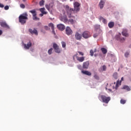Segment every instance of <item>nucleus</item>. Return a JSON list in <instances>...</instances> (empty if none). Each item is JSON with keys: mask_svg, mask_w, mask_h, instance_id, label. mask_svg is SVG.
Here are the masks:
<instances>
[{"mask_svg": "<svg viewBox=\"0 0 131 131\" xmlns=\"http://www.w3.org/2000/svg\"><path fill=\"white\" fill-rule=\"evenodd\" d=\"M80 4L78 2H75L74 3V9L73 8H70L69 7H67V14L69 18H75L76 13L79 12L80 10Z\"/></svg>", "mask_w": 131, "mask_h": 131, "instance_id": "obj_1", "label": "nucleus"}, {"mask_svg": "<svg viewBox=\"0 0 131 131\" xmlns=\"http://www.w3.org/2000/svg\"><path fill=\"white\" fill-rule=\"evenodd\" d=\"M28 14L27 13H24L21 14L19 17L18 20L19 23H21L23 25L26 23V20H28Z\"/></svg>", "mask_w": 131, "mask_h": 131, "instance_id": "obj_2", "label": "nucleus"}, {"mask_svg": "<svg viewBox=\"0 0 131 131\" xmlns=\"http://www.w3.org/2000/svg\"><path fill=\"white\" fill-rule=\"evenodd\" d=\"M99 98H101L102 102L103 103H105V104H108L110 100H111V98L110 97H106L105 95H100L99 96Z\"/></svg>", "mask_w": 131, "mask_h": 131, "instance_id": "obj_3", "label": "nucleus"}, {"mask_svg": "<svg viewBox=\"0 0 131 131\" xmlns=\"http://www.w3.org/2000/svg\"><path fill=\"white\" fill-rule=\"evenodd\" d=\"M82 36L85 39H87V38H90L92 35H91V33L88 31H85L82 33Z\"/></svg>", "mask_w": 131, "mask_h": 131, "instance_id": "obj_4", "label": "nucleus"}, {"mask_svg": "<svg viewBox=\"0 0 131 131\" xmlns=\"http://www.w3.org/2000/svg\"><path fill=\"white\" fill-rule=\"evenodd\" d=\"M53 47L55 50V53H58V54L61 53V50L59 48V46L56 43H53Z\"/></svg>", "mask_w": 131, "mask_h": 131, "instance_id": "obj_5", "label": "nucleus"}, {"mask_svg": "<svg viewBox=\"0 0 131 131\" xmlns=\"http://www.w3.org/2000/svg\"><path fill=\"white\" fill-rule=\"evenodd\" d=\"M73 33V31H72L71 28H70V27H67L66 29V34H67V35H72Z\"/></svg>", "mask_w": 131, "mask_h": 131, "instance_id": "obj_6", "label": "nucleus"}, {"mask_svg": "<svg viewBox=\"0 0 131 131\" xmlns=\"http://www.w3.org/2000/svg\"><path fill=\"white\" fill-rule=\"evenodd\" d=\"M75 38V39H77V40H81V38H82V34H79L78 32H76Z\"/></svg>", "mask_w": 131, "mask_h": 131, "instance_id": "obj_7", "label": "nucleus"}, {"mask_svg": "<svg viewBox=\"0 0 131 131\" xmlns=\"http://www.w3.org/2000/svg\"><path fill=\"white\" fill-rule=\"evenodd\" d=\"M31 46H32V43L29 41L27 44H24V49L26 50H29L30 49Z\"/></svg>", "mask_w": 131, "mask_h": 131, "instance_id": "obj_8", "label": "nucleus"}, {"mask_svg": "<svg viewBox=\"0 0 131 131\" xmlns=\"http://www.w3.org/2000/svg\"><path fill=\"white\" fill-rule=\"evenodd\" d=\"M1 26L4 28H7V29H10V27L8 25V24L6 21H2L1 23Z\"/></svg>", "mask_w": 131, "mask_h": 131, "instance_id": "obj_9", "label": "nucleus"}, {"mask_svg": "<svg viewBox=\"0 0 131 131\" xmlns=\"http://www.w3.org/2000/svg\"><path fill=\"white\" fill-rule=\"evenodd\" d=\"M57 27L59 30H60L61 31H63L65 29V26L64 25L60 24L59 25H57Z\"/></svg>", "mask_w": 131, "mask_h": 131, "instance_id": "obj_10", "label": "nucleus"}, {"mask_svg": "<svg viewBox=\"0 0 131 131\" xmlns=\"http://www.w3.org/2000/svg\"><path fill=\"white\" fill-rule=\"evenodd\" d=\"M29 32H30L31 34H35V35H38V33L37 32V30L36 29H34L33 30L32 29H29Z\"/></svg>", "mask_w": 131, "mask_h": 131, "instance_id": "obj_11", "label": "nucleus"}, {"mask_svg": "<svg viewBox=\"0 0 131 131\" xmlns=\"http://www.w3.org/2000/svg\"><path fill=\"white\" fill-rule=\"evenodd\" d=\"M89 66H90V62L89 61L83 62L82 67L84 69H88Z\"/></svg>", "mask_w": 131, "mask_h": 131, "instance_id": "obj_12", "label": "nucleus"}, {"mask_svg": "<svg viewBox=\"0 0 131 131\" xmlns=\"http://www.w3.org/2000/svg\"><path fill=\"white\" fill-rule=\"evenodd\" d=\"M122 81H123V77L121 78V80L120 81L119 80L117 81L115 87L116 90H117V89H118V86H119V85H121V82Z\"/></svg>", "mask_w": 131, "mask_h": 131, "instance_id": "obj_13", "label": "nucleus"}, {"mask_svg": "<svg viewBox=\"0 0 131 131\" xmlns=\"http://www.w3.org/2000/svg\"><path fill=\"white\" fill-rule=\"evenodd\" d=\"M60 20L63 22H67L68 21V19L67 18V16L66 15H64L63 16H60Z\"/></svg>", "mask_w": 131, "mask_h": 131, "instance_id": "obj_14", "label": "nucleus"}, {"mask_svg": "<svg viewBox=\"0 0 131 131\" xmlns=\"http://www.w3.org/2000/svg\"><path fill=\"white\" fill-rule=\"evenodd\" d=\"M105 0H101L99 3V7L100 9H103L104 8V5H105Z\"/></svg>", "mask_w": 131, "mask_h": 131, "instance_id": "obj_15", "label": "nucleus"}, {"mask_svg": "<svg viewBox=\"0 0 131 131\" xmlns=\"http://www.w3.org/2000/svg\"><path fill=\"white\" fill-rule=\"evenodd\" d=\"M81 72L83 74H85V75H88V76H91L92 75V73L88 71H82Z\"/></svg>", "mask_w": 131, "mask_h": 131, "instance_id": "obj_16", "label": "nucleus"}, {"mask_svg": "<svg viewBox=\"0 0 131 131\" xmlns=\"http://www.w3.org/2000/svg\"><path fill=\"white\" fill-rule=\"evenodd\" d=\"M122 34L123 36H128V33H127V30L123 29L122 32Z\"/></svg>", "mask_w": 131, "mask_h": 131, "instance_id": "obj_17", "label": "nucleus"}, {"mask_svg": "<svg viewBox=\"0 0 131 131\" xmlns=\"http://www.w3.org/2000/svg\"><path fill=\"white\" fill-rule=\"evenodd\" d=\"M76 59L79 62H83V61H84V57H79L78 56H76Z\"/></svg>", "mask_w": 131, "mask_h": 131, "instance_id": "obj_18", "label": "nucleus"}, {"mask_svg": "<svg viewBox=\"0 0 131 131\" xmlns=\"http://www.w3.org/2000/svg\"><path fill=\"white\" fill-rule=\"evenodd\" d=\"M99 20L100 21H102L104 24H107V20H106V19L104 18L103 17L100 16Z\"/></svg>", "mask_w": 131, "mask_h": 131, "instance_id": "obj_19", "label": "nucleus"}, {"mask_svg": "<svg viewBox=\"0 0 131 131\" xmlns=\"http://www.w3.org/2000/svg\"><path fill=\"white\" fill-rule=\"evenodd\" d=\"M122 89H123V90H126V91H127V92L130 91V88H129V86H127V85H124V86H123Z\"/></svg>", "mask_w": 131, "mask_h": 131, "instance_id": "obj_20", "label": "nucleus"}, {"mask_svg": "<svg viewBox=\"0 0 131 131\" xmlns=\"http://www.w3.org/2000/svg\"><path fill=\"white\" fill-rule=\"evenodd\" d=\"M108 26L109 28H113L114 27V22L113 21H111L108 23Z\"/></svg>", "mask_w": 131, "mask_h": 131, "instance_id": "obj_21", "label": "nucleus"}, {"mask_svg": "<svg viewBox=\"0 0 131 131\" xmlns=\"http://www.w3.org/2000/svg\"><path fill=\"white\" fill-rule=\"evenodd\" d=\"M116 39H117V40L120 41V42H123V41L125 40L124 38H120V37H117Z\"/></svg>", "mask_w": 131, "mask_h": 131, "instance_id": "obj_22", "label": "nucleus"}, {"mask_svg": "<svg viewBox=\"0 0 131 131\" xmlns=\"http://www.w3.org/2000/svg\"><path fill=\"white\" fill-rule=\"evenodd\" d=\"M94 78L95 79H96V80H99L100 79V77H99V75H98V74L97 73H94Z\"/></svg>", "mask_w": 131, "mask_h": 131, "instance_id": "obj_23", "label": "nucleus"}, {"mask_svg": "<svg viewBox=\"0 0 131 131\" xmlns=\"http://www.w3.org/2000/svg\"><path fill=\"white\" fill-rule=\"evenodd\" d=\"M46 9L45 8H42L39 9L40 12L42 14H45V15L47 14V12L45 11Z\"/></svg>", "mask_w": 131, "mask_h": 131, "instance_id": "obj_24", "label": "nucleus"}, {"mask_svg": "<svg viewBox=\"0 0 131 131\" xmlns=\"http://www.w3.org/2000/svg\"><path fill=\"white\" fill-rule=\"evenodd\" d=\"M33 20H34L36 21L39 20V18L36 17V14L33 15Z\"/></svg>", "mask_w": 131, "mask_h": 131, "instance_id": "obj_25", "label": "nucleus"}, {"mask_svg": "<svg viewBox=\"0 0 131 131\" xmlns=\"http://www.w3.org/2000/svg\"><path fill=\"white\" fill-rule=\"evenodd\" d=\"M101 50L103 54H107V49L104 48H102L101 49Z\"/></svg>", "mask_w": 131, "mask_h": 131, "instance_id": "obj_26", "label": "nucleus"}, {"mask_svg": "<svg viewBox=\"0 0 131 131\" xmlns=\"http://www.w3.org/2000/svg\"><path fill=\"white\" fill-rule=\"evenodd\" d=\"M61 45L63 49H66V42L62 41H61Z\"/></svg>", "mask_w": 131, "mask_h": 131, "instance_id": "obj_27", "label": "nucleus"}, {"mask_svg": "<svg viewBox=\"0 0 131 131\" xmlns=\"http://www.w3.org/2000/svg\"><path fill=\"white\" fill-rule=\"evenodd\" d=\"M49 27H51V29H55V27L54 26V24L53 23H50L49 24Z\"/></svg>", "mask_w": 131, "mask_h": 131, "instance_id": "obj_28", "label": "nucleus"}, {"mask_svg": "<svg viewBox=\"0 0 131 131\" xmlns=\"http://www.w3.org/2000/svg\"><path fill=\"white\" fill-rule=\"evenodd\" d=\"M44 4H45V1L43 0L39 2V5L40 6V7H42Z\"/></svg>", "mask_w": 131, "mask_h": 131, "instance_id": "obj_29", "label": "nucleus"}, {"mask_svg": "<svg viewBox=\"0 0 131 131\" xmlns=\"http://www.w3.org/2000/svg\"><path fill=\"white\" fill-rule=\"evenodd\" d=\"M30 13H31V14H32L33 15L36 14V11H35V10H33L30 11Z\"/></svg>", "mask_w": 131, "mask_h": 131, "instance_id": "obj_30", "label": "nucleus"}, {"mask_svg": "<svg viewBox=\"0 0 131 131\" xmlns=\"http://www.w3.org/2000/svg\"><path fill=\"white\" fill-rule=\"evenodd\" d=\"M113 77H114V78H115V79H117V77H118V74H117V73H115L113 74Z\"/></svg>", "mask_w": 131, "mask_h": 131, "instance_id": "obj_31", "label": "nucleus"}, {"mask_svg": "<svg viewBox=\"0 0 131 131\" xmlns=\"http://www.w3.org/2000/svg\"><path fill=\"white\" fill-rule=\"evenodd\" d=\"M124 56H125V58H128V56H129V52H127L125 53Z\"/></svg>", "mask_w": 131, "mask_h": 131, "instance_id": "obj_32", "label": "nucleus"}, {"mask_svg": "<svg viewBox=\"0 0 131 131\" xmlns=\"http://www.w3.org/2000/svg\"><path fill=\"white\" fill-rule=\"evenodd\" d=\"M52 52H53V48H51L48 50L49 55H51Z\"/></svg>", "mask_w": 131, "mask_h": 131, "instance_id": "obj_33", "label": "nucleus"}, {"mask_svg": "<svg viewBox=\"0 0 131 131\" xmlns=\"http://www.w3.org/2000/svg\"><path fill=\"white\" fill-rule=\"evenodd\" d=\"M126 102V101L124 99H121L120 100L121 104H125Z\"/></svg>", "mask_w": 131, "mask_h": 131, "instance_id": "obj_34", "label": "nucleus"}, {"mask_svg": "<svg viewBox=\"0 0 131 131\" xmlns=\"http://www.w3.org/2000/svg\"><path fill=\"white\" fill-rule=\"evenodd\" d=\"M94 51H93V50H90V55L91 56H92V57H93V56H94Z\"/></svg>", "mask_w": 131, "mask_h": 131, "instance_id": "obj_35", "label": "nucleus"}, {"mask_svg": "<svg viewBox=\"0 0 131 131\" xmlns=\"http://www.w3.org/2000/svg\"><path fill=\"white\" fill-rule=\"evenodd\" d=\"M20 7L21 9H25V5L23 4H20Z\"/></svg>", "mask_w": 131, "mask_h": 131, "instance_id": "obj_36", "label": "nucleus"}, {"mask_svg": "<svg viewBox=\"0 0 131 131\" xmlns=\"http://www.w3.org/2000/svg\"><path fill=\"white\" fill-rule=\"evenodd\" d=\"M69 22L71 23V24H73L74 23V20L73 19H69Z\"/></svg>", "mask_w": 131, "mask_h": 131, "instance_id": "obj_37", "label": "nucleus"}, {"mask_svg": "<svg viewBox=\"0 0 131 131\" xmlns=\"http://www.w3.org/2000/svg\"><path fill=\"white\" fill-rule=\"evenodd\" d=\"M102 69H103V71H105L106 69V66H105V65L103 66H102Z\"/></svg>", "mask_w": 131, "mask_h": 131, "instance_id": "obj_38", "label": "nucleus"}, {"mask_svg": "<svg viewBox=\"0 0 131 131\" xmlns=\"http://www.w3.org/2000/svg\"><path fill=\"white\" fill-rule=\"evenodd\" d=\"M44 29H45V30H49V27H48L47 26H45L44 27Z\"/></svg>", "mask_w": 131, "mask_h": 131, "instance_id": "obj_39", "label": "nucleus"}, {"mask_svg": "<svg viewBox=\"0 0 131 131\" xmlns=\"http://www.w3.org/2000/svg\"><path fill=\"white\" fill-rule=\"evenodd\" d=\"M78 54H79V55H81V56H83L84 54L82 52H78Z\"/></svg>", "mask_w": 131, "mask_h": 131, "instance_id": "obj_40", "label": "nucleus"}, {"mask_svg": "<svg viewBox=\"0 0 131 131\" xmlns=\"http://www.w3.org/2000/svg\"><path fill=\"white\" fill-rule=\"evenodd\" d=\"M46 8L47 10H50V6L46 5Z\"/></svg>", "mask_w": 131, "mask_h": 131, "instance_id": "obj_41", "label": "nucleus"}, {"mask_svg": "<svg viewBox=\"0 0 131 131\" xmlns=\"http://www.w3.org/2000/svg\"><path fill=\"white\" fill-rule=\"evenodd\" d=\"M98 36V34H94L93 35V37H94V38H96V37H97Z\"/></svg>", "mask_w": 131, "mask_h": 131, "instance_id": "obj_42", "label": "nucleus"}, {"mask_svg": "<svg viewBox=\"0 0 131 131\" xmlns=\"http://www.w3.org/2000/svg\"><path fill=\"white\" fill-rule=\"evenodd\" d=\"M5 10H8L9 9V6H6L4 7Z\"/></svg>", "mask_w": 131, "mask_h": 131, "instance_id": "obj_43", "label": "nucleus"}, {"mask_svg": "<svg viewBox=\"0 0 131 131\" xmlns=\"http://www.w3.org/2000/svg\"><path fill=\"white\" fill-rule=\"evenodd\" d=\"M4 7H5V6L3 4L0 3V8H4Z\"/></svg>", "mask_w": 131, "mask_h": 131, "instance_id": "obj_44", "label": "nucleus"}, {"mask_svg": "<svg viewBox=\"0 0 131 131\" xmlns=\"http://www.w3.org/2000/svg\"><path fill=\"white\" fill-rule=\"evenodd\" d=\"M3 34V31L2 30H0V35H2Z\"/></svg>", "mask_w": 131, "mask_h": 131, "instance_id": "obj_45", "label": "nucleus"}, {"mask_svg": "<svg viewBox=\"0 0 131 131\" xmlns=\"http://www.w3.org/2000/svg\"><path fill=\"white\" fill-rule=\"evenodd\" d=\"M52 32L55 34V29H52Z\"/></svg>", "mask_w": 131, "mask_h": 131, "instance_id": "obj_46", "label": "nucleus"}, {"mask_svg": "<svg viewBox=\"0 0 131 131\" xmlns=\"http://www.w3.org/2000/svg\"><path fill=\"white\" fill-rule=\"evenodd\" d=\"M52 32L55 34V29H52Z\"/></svg>", "mask_w": 131, "mask_h": 131, "instance_id": "obj_47", "label": "nucleus"}, {"mask_svg": "<svg viewBox=\"0 0 131 131\" xmlns=\"http://www.w3.org/2000/svg\"><path fill=\"white\" fill-rule=\"evenodd\" d=\"M43 15H45V14H42V13L40 14V16L41 17H42V16H43Z\"/></svg>", "mask_w": 131, "mask_h": 131, "instance_id": "obj_48", "label": "nucleus"}, {"mask_svg": "<svg viewBox=\"0 0 131 131\" xmlns=\"http://www.w3.org/2000/svg\"><path fill=\"white\" fill-rule=\"evenodd\" d=\"M94 53H96V52H97V49H95L94 51Z\"/></svg>", "mask_w": 131, "mask_h": 131, "instance_id": "obj_49", "label": "nucleus"}, {"mask_svg": "<svg viewBox=\"0 0 131 131\" xmlns=\"http://www.w3.org/2000/svg\"><path fill=\"white\" fill-rule=\"evenodd\" d=\"M76 56H77V55L73 56V59H74H74H75V58H74V57H76Z\"/></svg>", "mask_w": 131, "mask_h": 131, "instance_id": "obj_50", "label": "nucleus"}, {"mask_svg": "<svg viewBox=\"0 0 131 131\" xmlns=\"http://www.w3.org/2000/svg\"><path fill=\"white\" fill-rule=\"evenodd\" d=\"M118 26H119V27H121V26L120 24H118Z\"/></svg>", "mask_w": 131, "mask_h": 131, "instance_id": "obj_51", "label": "nucleus"}, {"mask_svg": "<svg viewBox=\"0 0 131 131\" xmlns=\"http://www.w3.org/2000/svg\"><path fill=\"white\" fill-rule=\"evenodd\" d=\"M95 57H97V54L94 55Z\"/></svg>", "mask_w": 131, "mask_h": 131, "instance_id": "obj_52", "label": "nucleus"}, {"mask_svg": "<svg viewBox=\"0 0 131 131\" xmlns=\"http://www.w3.org/2000/svg\"><path fill=\"white\" fill-rule=\"evenodd\" d=\"M23 2H26V0H23Z\"/></svg>", "mask_w": 131, "mask_h": 131, "instance_id": "obj_53", "label": "nucleus"}, {"mask_svg": "<svg viewBox=\"0 0 131 131\" xmlns=\"http://www.w3.org/2000/svg\"><path fill=\"white\" fill-rule=\"evenodd\" d=\"M129 48H131V46H129Z\"/></svg>", "mask_w": 131, "mask_h": 131, "instance_id": "obj_54", "label": "nucleus"}]
</instances>
